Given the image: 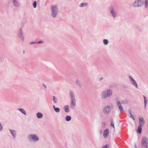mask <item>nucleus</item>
<instances>
[{"instance_id": "obj_12", "label": "nucleus", "mask_w": 148, "mask_h": 148, "mask_svg": "<svg viewBox=\"0 0 148 148\" xmlns=\"http://www.w3.org/2000/svg\"><path fill=\"white\" fill-rule=\"evenodd\" d=\"M37 116L38 118L40 119L42 116V114L41 113L38 112L37 114Z\"/></svg>"}, {"instance_id": "obj_16", "label": "nucleus", "mask_w": 148, "mask_h": 148, "mask_svg": "<svg viewBox=\"0 0 148 148\" xmlns=\"http://www.w3.org/2000/svg\"><path fill=\"white\" fill-rule=\"evenodd\" d=\"M132 81V83L133 84V85L135 86L136 87H137L138 86L137 85L136 82V81L132 78H131Z\"/></svg>"}, {"instance_id": "obj_37", "label": "nucleus", "mask_w": 148, "mask_h": 148, "mask_svg": "<svg viewBox=\"0 0 148 148\" xmlns=\"http://www.w3.org/2000/svg\"><path fill=\"white\" fill-rule=\"evenodd\" d=\"M43 86H44L45 88H46V86L44 84H43Z\"/></svg>"}, {"instance_id": "obj_13", "label": "nucleus", "mask_w": 148, "mask_h": 148, "mask_svg": "<svg viewBox=\"0 0 148 148\" xmlns=\"http://www.w3.org/2000/svg\"><path fill=\"white\" fill-rule=\"evenodd\" d=\"M10 132H11V134L12 135L13 137L14 138L16 134V131L14 130H10Z\"/></svg>"}, {"instance_id": "obj_17", "label": "nucleus", "mask_w": 148, "mask_h": 148, "mask_svg": "<svg viewBox=\"0 0 148 148\" xmlns=\"http://www.w3.org/2000/svg\"><path fill=\"white\" fill-rule=\"evenodd\" d=\"M71 119V117L70 116H66L65 118V119L66 121H69Z\"/></svg>"}, {"instance_id": "obj_41", "label": "nucleus", "mask_w": 148, "mask_h": 148, "mask_svg": "<svg viewBox=\"0 0 148 148\" xmlns=\"http://www.w3.org/2000/svg\"><path fill=\"white\" fill-rule=\"evenodd\" d=\"M23 53H25V51H23Z\"/></svg>"}, {"instance_id": "obj_9", "label": "nucleus", "mask_w": 148, "mask_h": 148, "mask_svg": "<svg viewBox=\"0 0 148 148\" xmlns=\"http://www.w3.org/2000/svg\"><path fill=\"white\" fill-rule=\"evenodd\" d=\"M139 125H140L142 126H143L145 124V122L144 121V119L143 118H139Z\"/></svg>"}, {"instance_id": "obj_8", "label": "nucleus", "mask_w": 148, "mask_h": 148, "mask_svg": "<svg viewBox=\"0 0 148 148\" xmlns=\"http://www.w3.org/2000/svg\"><path fill=\"white\" fill-rule=\"evenodd\" d=\"M109 131L108 129L105 130L103 132V136L105 138H106L108 137L109 134Z\"/></svg>"}, {"instance_id": "obj_34", "label": "nucleus", "mask_w": 148, "mask_h": 148, "mask_svg": "<svg viewBox=\"0 0 148 148\" xmlns=\"http://www.w3.org/2000/svg\"><path fill=\"white\" fill-rule=\"evenodd\" d=\"M35 43L34 42H31L30 43V44H35Z\"/></svg>"}, {"instance_id": "obj_38", "label": "nucleus", "mask_w": 148, "mask_h": 148, "mask_svg": "<svg viewBox=\"0 0 148 148\" xmlns=\"http://www.w3.org/2000/svg\"><path fill=\"white\" fill-rule=\"evenodd\" d=\"M102 124H103V125H105L106 123H105V122H103V123H102Z\"/></svg>"}, {"instance_id": "obj_21", "label": "nucleus", "mask_w": 148, "mask_h": 148, "mask_svg": "<svg viewBox=\"0 0 148 148\" xmlns=\"http://www.w3.org/2000/svg\"><path fill=\"white\" fill-rule=\"evenodd\" d=\"M103 43L105 45H107L108 43V41L106 39H104L103 41Z\"/></svg>"}, {"instance_id": "obj_35", "label": "nucleus", "mask_w": 148, "mask_h": 148, "mask_svg": "<svg viewBox=\"0 0 148 148\" xmlns=\"http://www.w3.org/2000/svg\"><path fill=\"white\" fill-rule=\"evenodd\" d=\"M146 148H148V144H147L146 145Z\"/></svg>"}, {"instance_id": "obj_22", "label": "nucleus", "mask_w": 148, "mask_h": 148, "mask_svg": "<svg viewBox=\"0 0 148 148\" xmlns=\"http://www.w3.org/2000/svg\"><path fill=\"white\" fill-rule=\"evenodd\" d=\"M130 117L132 119L134 120H135V118H134V116L132 115V114L131 113V112H130Z\"/></svg>"}, {"instance_id": "obj_11", "label": "nucleus", "mask_w": 148, "mask_h": 148, "mask_svg": "<svg viewBox=\"0 0 148 148\" xmlns=\"http://www.w3.org/2000/svg\"><path fill=\"white\" fill-rule=\"evenodd\" d=\"M142 126L141 125H139L138 126V130H137V131L140 134H141V132Z\"/></svg>"}, {"instance_id": "obj_2", "label": "nucleus", "mask_w": 148, "mask_h": 148, "mask_svg": "<svg viewBox=\"0 0 148 148\" xmlns=\"http://www.w3.org/2000/svg\"><path fill=\"white\" fill-rule=\"evenodd\" d=\"M144 1L145 0H138L135 1L134 4V5L135 7L140 6L143 5Z\"/></svg>"}, {"instance_id": "obj_5", "label": "nucleus", "mask_w": 148, "mask_h": 148, "mask_svg": "<svg viewBox=\"0 0 148 148\" xmlns=\"http://www.w3.org/2000/svg\"><path fill=\"white\" fill-rule=\"evenodd\" d=\"M110 106H107L106 107L103 109V112L105 114H108L110 110Z\"/></svg>"}, {"instance_id": "obj_7", "label": "nucleus", "mask_w": 148, "mask_h": 148, "mask_svg": "<svg viewBox=\"0 0 148 148\" xmlns=\"http://www.w3.org/2000/svg\"><path fill=\"white\" fill-rule=\"evenodd\" d=\"M71 107L72 108H73L74 106L75 105V100L74 98H71Z\"/></svg>"}, {"instance_id": "obj_19", "label": "nucleus", "mask_w": 148, "mask_h": 148, "mask_svg": "<svg viewBox=\"0 0 148 148\" xmlns=\"http://www.w3.org/2000/svg\"><path fill=\"white\" fill-rule=\"evenodd\" d=\"M18 110H20L22 113H23L25 114H26L25 111L23 109H19Z\"/></svg>"}, {"instance_id": "obj_23", "label": "nucleus", "mask_w": 148, "mask_h": 148, "mask_svg": "<svg viewBox=\"0 0 148 148\" xmlns=\"http://www.w3.org/2000/svg\"><path fill=\"white\" fill-rule=\"evenodd\" d=\"M145 8H146L148 6V1L147 0H146L145 2Z\"/></svg>"}, {"instance_id": "obj_10", "label": "nucleus", "mask_w": 148, "mask_h": 148, "mask_svg": "<svg viewBox=\"0 0 148 148\" xmlns=\"http://www.w3.org/2000/svg\"><path fill=\"white\" fill-rule=\"evenodd\" d=\"M118 106L121 112L123 111V108L121 105V103L120 102L118 101L117 102Z\"/></svg>"}, {"instance_id": "obj_15", "label": "nucleus", "mask_w": 148, "mask_h": 148, "mask_svg": "<svg viewBox=\"0 0 148 148\" xmlns=\"http://www.w3.org/2000/svg\"><path fill=\"white\" fill-rule=\"evenodd\" d=\"M53 108L55 111L57 112H59L60 111V109L59 108H56L54 106H53Z\"/></svg>"}, {"instance_id": "obj_25", "label": "nucleus", "mask_w": 148, "mask_h": 148, "mask_svg": "<svg viewBox=\"0 0 148 148\" xmlns=\"http://www.w3.org/2000/svg\"><path fill=\"white\" fill-rule=\"evenodd\" d=\"M73 92H71L70 93V95L71 97V98H73Z\"/></svg>"}, {"instance_id": "obj_39", "label": "nucleus", "mask_w": 148, "mask_h": 148, "mask_svg": "<svg viewBox=\"0 0 148 148\" xmlns=\"http://www.w3.org/2000/svg\"><path fill=\"white\" fill-rule=\"evenodd\" d=\"M103 79V78H100V79Z\"/></svg>"}, {"instance_id": "obj_3", "label": "nucleus", "mask_w": 148, "mask_h": 148, "mask_svg": "<svg viewBox=\"0 0 148 148\" xmlns=\"http://www.w3.org/2000/svg\"><path fill=\"white\" fill-rule=\"evenodd\" d=\"M57 12V8L55 5L53 6L52 8V16L55 17Z\"/></svg>"}, {"instance_id": "obj_24", "label": "nucleus", "mask_w": 148, "mask_h": 148, "mask_svg": "<svg viewBox=\"0 0 148 148\" xmlns=\"http://www.w3.org/2000/svg\"><path fill=\"white\" fill-rule=\"evenodd\" d=\"M33 5L34 8H36V1H34L33 3Z\"/></svg>"}, {"instance_id": "obj_14", "label": "nucleus", "mask_w": 148, "mask_h": 148, "mask_svg": "<svg viewBox=\"0 0 148 148\" xmlns=\"http://www.w3.org/2000/svg\"><path fill=\"white\" fill-rule=\"evenodd\" d=\"M110 12H111V14H112V15L114 17H115V15H115V13L114 12L113 9L112 8H110Z\"/></svg>"}, {"instance_id": "obj_30", "label": "nucleus", "mask_w": 148, "mask_h": 148, "mask_svg": "<svg viewBox=\"0 0 148 148\" xmlns=\"http://www.w3.org/2000/svg\"><path fill=\"white\" fill-rule=\"evenodd\" d=\"M20 37L21 38L22 40H23V37L22 36V35L20 34Z\"/></svg>"}, {"instance_id": "obj_26", "label": "nucleus", "mask_w": 148, "mask_h": 148, "mask_svg": "<svg viewBox=\"0 0 148 148\" xmlns=\"http://www.w3.org/2000/svg\"><path fill=\"white\" fill-rule=\"evenodd\" d=\"M14 0V5L16 6H18V5L17 3L15 1L16 0Z\"/></svg>"}, {"instance_id": "obj_31", "label": "nucleus", "mask_w": 148, "mask_h": 148, "mask_svg": "<svg viewBox=\"0 0 148 148\" xmlns=\"http://www.w3.org/2000/svg\"><path fill=\"white\" fill-rule=\"evenodd\" d=\"M108 148V145H105L102 148Z\"/></svg>"}, {"instance_id": "obj_28", "label": "nucleus", "mask_w": 148, "mask_h": 148, "mask_svg": "<svg viewBox=\"0 0 148 148\" xmlns=\"http://www.w3.org/2000/svg\"><path fill=\"white\" fill-rule=\"evenodd\" d=\"M53 101L55 103H57V100L55 99V97L54 96H53Z\"/></svg>"}, {"instance_id": "obj_32", "label": "nucleus", "mask_w": 148, "mask_h": 148, "mask_svg": "<svg viewBox=\"0 0 148 148\" xmlns=\"http://www.w3.org/2000/svg\"><path fill=\"white\" fill-rule=\"evenodd\" d=\"M2 127L1 126V124L0 123V131H1L2 130Z\"/></svg>"}, {"instance_id": "obj_4", "label": "nucleus", "mask_w": 148, "mask_h": 148, "mask_svg": "<svg viewBox=\"0 0 148 148\" xmlns=\"http://www.w3.org/2000/svg\"><path fill=\"white\" fill-rule=\"evenodd\" d=\"M147 144V138L145 137H144L141 141V144L142 146H145Z\"/></svg>"}, {"instance_id": "obj_40", "label": "nucleus", "mask_w": 148, "mask_h": 148, "mask_svg": "<svg viewBox=\"0 0 148 148\" xmlns=\"http://www.w3.org/2000/svg\"><path fill=\"white\" fill-rule=\"evenodd\" d=\"M124 103V102H122L121 103Z\"/></svg>"}, {"instance_id": "obj_18", "label": "nucleus", "mask_w": 148, "mask_h": 148, "mask_svg": "<svg viewBox=\"0 0 148 148\" xmlns=\"http://www.w3.org/2000/svg\"><path fill=\"white\" fill-rule=\"evenodd\" d=\"M65 107H66L65 108H64V110H65V111L66 112H69V109L68 108L69 107V106H65Z\"/></svg>"}, {"instance_id": "obj_20", "label": "nucleus", "mask_w": 148, "mask_h": 148, "mask_svg": "<svg viewBox=\"0 0 148 148\" xmlns=\"http://www.w3.org/2000/svg\"><path fill=\"white\" fill-rule=\"evenodd\" d=\"M88 5V3H81V4H80V7H84V6H86V5Z\"/></svg>"}, {"instance_id": "obj_36", "label": "nucleus", "mask_w": 148, "mask_h": 148, "mask_svg": "<svg viewBox=\"0 0 148 148\" xmlns=\"http://www.w3.org/2000/svg\"><path fill=\"white\" fill-rule=\"evenodd\" d=\"M76 82L77 83V84H79V80H77L76 81Z\"/></svg>"}, {"instance_id": "obj_1", "label": "nucleus", "mask_w": 148, "mask_h": 148, "mask_svg": "<svg viewBox=\"0 0 148 148\" xmlns=\"http://www.w3.org/2000/svg\"><path fill=\"white\" fill-rule=\"evenodd\" d=\"M112 94V90H108L103 92L102 94L101 97L103 98H105L110 96Z\"/></svg>"}, {"instance_id": "obj_27", "label": "nucleus", "mask_w": 148, "mask_h": 148, "mask_svg": "<svg viewBox=\"0 0 148 148\" xmlns=\"http://www.w3.org/2000/svg\"><path fill=\"white\" fill-rule=\"evenodd\" d=\"M111 126H112L114 129V124L113 122V121H112L111 122Z\"/></svg>"}, {"instance_id": "obj_33", "label": "nucleus", "mask_w": 148, "mask_h": 148, "mask_svg": "<svg viewBox=\"0 0 148 148\" xmlns=\"http://www.w3.org/2000/svg\"><path fill=\"white\" fill-rule=\"evenodd\" d=\"M43 43V42L42 41H40L38 42V43Z\"/></svg>"}, {"instance_id": "obj_6", "label": "nucleus", "mask_w": 148, "mask_h": 148, "mask_svg": "<svg viewBox=\"0 0 148 148\" xmlns=\"http://www.w3.org/2000/svg\"><path fill=\"white\" fill-rule=\"evenodd\" d=\"M30 136L33 140L37 141L39 140V138L38 137L34 134H31L30 135Z\"/></svg>"}, {"instance_id": "obj_29", "label": "nucleus", "mask_w": 148, "mask_h": 148, "mask_svg": "<svg viewBox=\"0 0 148 148\" xmlns=\"http://www.w3.org/2000/svg\"><path fill=\"white\" fill-rule=\"evenodd\" d=\"M143 97L144 99V102H145V105L147 103V102L146 101V98H145V97L144 95L143 96Z\"/></svg>"}]
</instances>
